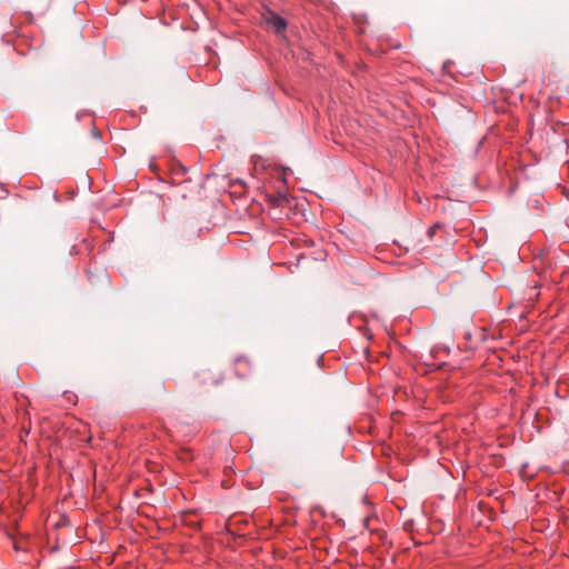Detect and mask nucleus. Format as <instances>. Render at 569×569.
<instances>
[{"label": "nucleus", "mask_w": 569, "mask_h": 569, "mask_svg": "<svg viewBox=\"0 0 569 569\" xmlns=\"http://www.w3.org/2000/svg\"><path fill=\"white\" fill-rule=\"evenodd\" d=\"M187 458H189V451H186V455H183V457H181L182 460H186Z\"/></svg>", "instance_id": "6e6552de"}, {"label": "nucleus", "mask_w": 569, "mask_h": 569, "mask_svg": "<svg viewBox=\"0 0 569 569\" xmlns=\"http://www.w3.org/2000/svg\"><path fill=\"white\" fill-rule=\"evenodd\" d=\"M305 258H306L305 253H300V254H298V263L300 262V260H302V259H305Z\"/></svg>", "instance_id": "39448f33"}, {"label": "nucleus", "mask_w": 569, "mask_h": 569, "mask_svg": "<svg viewBox=\"0 0 569 569\" xmlns=\"http://www.w3.org/2000/svg\"><path fill=\"white\" fill-rule=\"evenodd\" d=\"M208 376H210L209 370H204L199 375L201 383H207L210 380L211 383L218 385L222 380L221 375H217L214 377H208Z\"/></svg>", "instance_id": "f03ea898"}, {"label": "nucleus", "mask_w": 569, "mask_h": 569, "mask_svg": "<svg viewBox=\"0 0 569 569\" xmlns=\"http://www.w3.org/2000/svg\"><path fill=\"white\" fill-rule=\"evenodd\" d=\"M187 458H189V451H186V455H183V457H181L182 460H186Z\"/></svg>", "instance_id": "0eeeda50"}, {"label": "nucleus", "mask_w": 569, "mask_h": 569, "mask_svg": "<svg viewBox=\"0 0 569 569\" xmlns=\"http://www.w3.org/2000/svg\"><path fill=\"white\" fill-rule=\"evenodd\" d=\"M437 228H438V226H437V224H435V226H432L431 228H429V230H428V234H429V237H430V238H432V237H433V234L436 233Z\"/></svg>", "instance_id": "20e7f679"}, {"label": "nucleus", "mask_w": 569, "mask_h": 569, "mask_svg": "<svg viewBox=\"0 0 569 569\" xmlns=\"http://www.w3.org/2000/svg\"><path fill=\"white\" fill-rule=\"evenodd\" d=\"M263 22L268 30L273 31L276 34L282 36L284 32V19L277 12L267 9L262 13Z\"/></svg>", "instance_id": "f257e3e1"}, {"label": "nucleus", "mask_w": 569, "mask_h": 569, "mask_svg": "<svg viewBox=\"0 0 569 569\" xmlns=\"http://www.w3.org/2000/svg\"><path fill=\"white\" fill-rule=\"evenodd\" d=\"M187 458H189V451H186V455H183V457H181L182 460H186Z\"/></svg>", "instance_id": "423d86ee"}, {"label": "nucleus", "mask_w": 569, "mask_h": 569, "mask_svg": "<svg viewBox=\"0 0 569 569\" xmlns=\"http://www.w3.org/2000/svg\"><path fill=\"white\" fill-rule=\"evenodd\" d=\"M274 203H276V206H278V204L280 203V200H279V199H276V200H274Z\"/></svg>", "instance_id": "1a4fd4ad"}, {"label": "nucleus", "mask_w": 569, "mask_h": 569, "mask_svg": "<svg viewBox=\"0 0 569 569\" xmlns=\"http://www.w3.org/2000/svg\"><path fill=\"white\" fill-rule=\"evenodd\" d=\"M286 202H287V209H292L293 207L295 208L297 207L295 199L289 198L288 196H287Z\"/></svg>", "instance_id": "7ed1b4c3"}, {"label": "nucleus", "mask_w": 569, "mask_h": 569, "mask_svg": "<svg viewBox=\"0 0 569 569\" xmlns=\"http://www.w3.org/2000/svg\"><path fill=\"white\" fill-rule=\"evenodd\" d=\"M281 180L284 181V172L281 173Z\"/></svg>", "instance_id": "9d476101"}]
</instances>
